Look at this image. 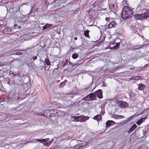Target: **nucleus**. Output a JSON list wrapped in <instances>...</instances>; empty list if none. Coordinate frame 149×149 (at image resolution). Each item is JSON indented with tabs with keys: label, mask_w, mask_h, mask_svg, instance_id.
<instances>
[{
	"label": "nucleus",
	"mask_w": 149,
	"mask_h": 149,
	"mask_svg": "<svg viewBox=\"0 0 149 149\" xmlns=\"http://www.w3.org/2000/svg\"><path fill=\"white\" fill-rule=\"evenodd\" d=\"M102 116L101 115V114H98L97 115L95 116L93 118V119L94 120H97V121H98L102 118Z\"/></svg>",
	"instance_id": "obj_20"
},
{
	"label": "nucleus",
	"mask_w": 149,
	"mask_h": 149,
	"mask_svg": "<svg viewBox=\"0 0 149 149\" xmlns=\"http://www.w3.org/2000/svg\"><path fill=\"white\" fill-rule=\"evenodd\" d=\"M146 118H147L146 117H145L143 118V121H144V120H145Z\"/></svg>",
	"instance_id": "obj_60"
},
{
	"label": "nucleus",
	"mask_w": 149,
	"mask_h": 149,
	"mask_svg": "<svg viewBox=\"0 0 149 149\" xmlns=\"http://www.w3.org/2000/svg\"><path fill=\"white\" fill-rule=\"evenodd\" d=\"M77 37H75L74 38V40H77Z\"/></svg>",
	"instance_id": "obj_61"
},
{
	"label": "nucleus",
	"mask_w": 149,
	"mask_h": 149,
	"mask_svg": "<svg viewBox=\"0 0 149 149\" xmlns=\"http://www.w3.org/2000/svg\"><path fill=\"white\" fill-rule=\"evenodd\" d=\"M58 68H55L53 70V73L54 74H57L58 72Z\"/></svg>",
	"instance_id": "obj_34"
},
{
	"label": "nucleus",
	"mask_w": 149,
	"mask_h": 149,
	"mask_svg": "<svg viewBox=\"0 0 149 149\" xmlns=\"http://www.w3.org/2000/svg\"><path fill=\"white\" fill-rule=\"evenodd\" d=\"M44 115H45V116H46L47 118L51 117L50 112L49 110H47L45 111Z\"/></svg>",
	"instance_id": "obj_18"
},
{
	"label": "nucleus",
	"mask_w": 149,
	"mask_h": 149,
	"mask_svg": "<svg viewBox=\"0 0 149 149\" xmlns=\"http://www.w3.org/2000/svg\"><path fill=\"white\" fill-rule=\"evenodd\" d=\"M105 20L107 21H109V17H106L105 18Z\"/></svg>",
	"instance_id": "obj_58"
},
{
	"label": "nucleus",
	"mask_w": 149,
	"mask_h": 149,
	"mask_svg": "<svg viewBox=\"0 0 149 149\" xmlns=\"http://www.w3.org/2000/svg\"><path fill=\"white\" fill-rule=\"evenodd\" d=\"M12 31V29L10 27H6L3 30V32L6 34H9L10 32Z\"/></svg>",
	"instance_id": "obj_12"
},
{
	"label": "nucleus",
	"mask_w": 149,
	"mask_h": 149,
	"mask_svg": "<svg viewBox=\"0 0 149 149\" xmlns=\"http://www.w3.org/2000/svg\"><path fill=\"white\" fill-rule=\"evenodd\" d=\"M97 42H99L98 43L99 44H101V43L102 42H103V40L101 41H99L98 40H97Z\"/></svg>",
	"instance_id": "obj_55"
},
{
	"label": "nucleus",
	"mask_w": 149,
	"mask_h": 149,
	"mask_svg": "<svg viewBox=\"0 0 149 149\" xmlns=\"http://www.w3.org/2000/svg\"><path fill=\"white\" fill-rule=\"evenodd\" d=\"M145 87L146 86L143 84L140 83L138 86V88L139 90H143Z\"/></svg>",
	"instance_id": "obj_19"
},
{
	"label": "nucleus",
	"mask_w": 149,
	"mask_h": 149,
	"mask_svg": "<svg viewBox=\"0 0 149 149\" xmlns=\"http://www.w3.org/2000/svg\"><path fill=\"white\" fill-rule=\"evenodd\" d=\"M5 101L8 104L10 103L11 102L13 101V100L12 97H11L10 96L8 95L5 98Z\"/></svg>",
	"instance_id": "obj_13"
},
{
	"label": "nucleus",
	"mask_w": 149,
	"mask_h": 149,
	"mask_svg": "<svg viewBox=\"0 0 149 149\" xmlns=\"http://www.w3.org/2000/svg\"><path fill=\"white\" fill-rule=\"evenodd\" d=\"M68 60L67 59L65 60V61L62 67H64L65 66H66L67 65H68Z\"/></svg>",
	"instance_id": "obj_38"
},
{
	"label": "nucleus",
	"mask_w": 149,
	"mask_h": 149,
	"mask_svg": "<svg viewBox=\"0 0 149 149\" xmlns=\"http://www.w3.org/2000/svg\"><path fill=\"white\" fill-rule=\"evenodd\" d=\"M43 65H44L45 66V69H47V70H48L49 69V68H50V67H49V68H48V66H47V65H45V62H43Z\"/></svg>",
	"instance_id": "obj_45"
},
{
	"label": "nucleus",
	"mask_w": 149,
	"mask_h": 149,
	"mask_svg": "<svg viewBox=\"0 0 149 149\" xmlns=\"http://www.w3.org/2000/svg\"><path fill=\"white\" fill-rule=\"evenodd\" d=\"M105 113V112L104 111V110L103 109V110L102 108V110L101 112V114L102 115H103Z\"/></svg>",
	"instance_id": "obj_50"
},
{
	"label": "nucleus",
	"mask_w": 149,
	"mask_h": 149,
	"mask_svg": "<svg viewBox=\"0 0 149 149\" xmlns=\"http://www.w3.org/2000/svg\"><path fill=\"white\" fill-rule=\"evenodd\" d=\"M91 9L93 10V11H95L98 10V2L96 1L94 3L91 5Z\"/></svg>",
	"instance_id": "obj_7"
},
{
	"label": "nucleus",
	"mask_w": 149,
	"mask_h": 149,
	"mask_svg": "<svg viewBox=\"0 0 149 149\" xmlns=\"http://www.w3.org/2000/svg\"><path fill=\"white\" fill-rule=\"evenodd\" d=\"M64 113L63 112L59 110H58V112L57 113V116L58 117H60L64 115Z\"/></svg>",
	"instance_id": "obj_21"
},
{
	"label": "nucleus",
	"mask_w": 149,
	"mask_h": 149,
	"mask_svg": "<svg viewBox=\"0 0 149 149\" xmlns=\"http://www.w3.org/2000/svg\"><path fill=\"white\" fill-rule=\"evenodd\" d=\"M116 23L115 21H113L112 22H110L108 25V28H111L112 27H116Z\"/></svg>",
	"instance_id": "obj_15"
},
{
	"label": "nucleus",
	"mask_w": 149,
	"mask_h": 149,
	"mask_svg": "<svg viewBox=\"0 0 149 149\" xmlns=\"http://www.w3.org/2000/svg\"><path fill=\"white\" fill-rule=\"evenodd\" d=\"M118 118H122L124 117V116L122 115H118Z\"/></svg>",
	"instance_id": "obj_54"
},
{
	"label": "nucleus",
	"mask_w": 149,
	"mask_h": 149,
	"mask_svg": "<svg viewBox=\"0 0 149 149\" xmlns=\"http://www.w3.org/2000/svg\"><path fill=\"white\" fill-rule=\"evenodd\" d=\"M118 115H115L114 116V118L116 119H118Z\"/></svg>",
	"instance_id": "obj_56"
},
{
	"label": "nucleus",
	"mask_w": 149,
	"mask_h": 149,
	"mask_svg": "<svg viewBox=\"0 0 149 149\" xmlns=\"http://www.w3.org/2000/svg\"><path fill=\"white\" fill-rule=\"evenodd\" d=\"M54 1V0H47V1L48 2V3H53Z\"/></svg>",
	"instance_id": "obj_49"
},
{
	"label": "nucleus",
	"mask_w": 149,
	"mask_h": 149,
	"mask_svg": "<svg viewBox=\"0 0 149 149\" xmlns=\"http://www.w3.org/2000/svg\"><path fill=\"white\" fill-rule=\"evenodd\" d=\"M79 56L78 54L77 53H74L72 55V57L74 59H75L77 58Z\"/></svg>",
	"instance_id": "obj_28"
},
{
	"label": "nucleus",
	"mask_w": 149,
	"mask_h": 149,
	"mask_svg": "<svg viewBox=\"0 0 149 149\" xmlns=\"http://www.w3.org/2000/svg\"><path fill=\"white\" fill-rule=\"evenodd\" d=\"M83 100H84L87 101H88L89 100H91L90 97H89V94L88 95L86 96L85 97L83 98Z\"/></svg>",
	"instance_id": "obj_31"
},
{
	"label": "nucleus",
	"mask_w": 149,
	"mask_h": 149,
	"mask_svg": "<svg viewBox=\"0 0 149 149\" xmlns=\"http://www.w3.org/2000/svg\"><path fill=\"white\" fill-rule=\"evenodd\" d=\"M39 141L40 143H42L44 145L46 146H49L50 145V144H49L47 142H46V140L44 139H33V140L27 141L26 142V143H36V141Z\"/></svg>",
	"instance_id": "obj_3"
},
{
	"label": "nucleus",
	"mask_w": 149,
	"mask_h": 149,
	"mask_svg": "<svg viewBox=\"0 0 149 149\" xmlns=\"http://www.w3.org/2000/svg\"><path fill=\"white\" fill-rule=\"evenodd\" d=\"M45 139L46 140V142H47V141H48L49 139V138H47Z\"/></svg>",
	"instance_id": "obj_59"
},
{
	"label": "nucleus",
	"mask_w": 149,
	"mask_h": 149,
	"mask_svg": "<svg viewBox=\"0 0 149 149\" xmlns=\"http://www.w3.org/2000/svg\"><path fill=\"white\" fill-rule=\"evenodd\" d=\"M149 11L141 14H135L134 15V18L137 20H142L143 19H146L149 17Z\"/></svg>",
	"instance_id": "obj_2"
},
{
	"label": "nucleus",
	"mask_w": 149,
	"mask_h": 149,
	"mask_svg": "<svg viewBox=\"0 0 149 149\" xmlns=\"http://www.w3.org/2000/svg\"><path fill=\"white\" fill-rule=\"evenodd\" d=\"M95 94L98 98L101 99L102 98L103 95L102 91L101 89H99L95 92Z\"/></svg>",
	"instance_id": "obj_9"
},
{
	"label": "nucleus",
	"mask_w": 149,
	"mask_h": 149,
	"mask_svg": "<svg viewBox=\"0 0 149 149\" xmlns=\"http://www.w3.org/2000/svg\"><path fill=\"white\" fill-rule=\"evenodd\" d=\"M114 45H115V42H112L111 43H110L109 44V45L110 46V47L111 48H112L113 49H114Z\"/></svg>",
	"instance_id": "obj_40"
},
{
	"label": "nucleus",
	"mask_w": 149,
	"mask_h": 149,
	"mask_svg": "<svg viewBox=\"0 0 149 149\" xmlns=\"http://www.w3.org/2000/svg\"><path fill=\"white\" fill-rule=\"evenodd\" d=\"M139 149H147V147L146 146L144 145H143Z\"/></svg>",
	"instance_id": "obj_42"
},
{
	"label": "nucleus",
	"mask_w": 149,
	"mask_h": 149,
	"mask_svg": "<svg viewBox=\"0 0 149 149\" xmlns=\"http://www.w3.org/2000/svg\"><path fill=\"white\" fill-rule=\"evenodd\" d=\"M121 17L123 20H126L128 18H131L133 15V12L129 7L125 6L123 9L121 14Z\"/></svg>",
	"instance_id": "obj_1"
},
{
	"label": "nucleus",
	"mask_w": 149,
	"mask_h": 149,
	"mask_svg": "<svg viewBox=\"0 0 149 149\" xmlns=\"http://www.w3.org/2000/svg\"><path fill=\"white\" fill-rule=\"evenodd\" d=\"M31 63H32V64H33V65H34L35 66V64H34V62H33V61H32Z\"/></svg>",
	"instance_id": "obj_63"
},
{
	"label": "nucleus",
	"mask_w": 149,
	"mask_h": 149,
	"mask_svg": "<svg viewBox=\"0 0 149 149\" xmlns=\"http://www.w3.org/2000/svg\"><path fill=\"white\" fill-rule=\"evenodd\" d=\"M144 3L146 6H149V0H144Z\"/></svg>",
	"instance_id": "obj_35"
},
{
	"label": "nucleus",
	"mask_w": 149,
	"mask_h": 149,
	"mask_svg": "<svg viewBox=\"0 0 149 149\" xmlns=\"http://www.w3.org/2000/svg\"><path fill=\"white\" fill-rule=\"evenodd\" d=\"M111 6V8H113L115 7V5L113 4H111L110 6V7Z\"/></svg>",
	"instance_id": "obj_53"
},
{
	"label": "nucleus",
	"mask_w": 149,
	"mask_h": 149,
	"mask_svg": "<svg viewBox=\"0 0 149 149\" xmlns=\"http://www.w3.org/2000/svg\"><path fill=\"white\" fill-rule=\"evenodd\" d=\"M91 9L93 10V11H95L98 10V2L96 1L94 3L91 5Z\"/></svg>",
	"instance_id": "obj_8"
},
{
	"label": "nucleus",
	"mask_w": 149,
	"mask_h": 149,
	"mask_svg": "<svg viewBox=\"0 0 149 149\" xmlns=\"http://www.w3.org/2000/svg\"><path fill=\"white\" fill-rule=\"evenodd\" d=\"M89 96L91 100H96V95H95V93H91L89 94Z\"/></svg>",
	"instance_id": "obj_14"
},
{
	"label": "nucleus",
	"mask_w": 149,
	"mask_h": 149,
	"mask_svg": "<svg viewBox=\"0 0 149 149\" xmlns=\"http://www.w3.org/2000/svg\"><path fill=\"white\" fill-rule=\"evenodd\" d=\"M31 49H32L31 48L28 47V48H26L25 49H20V51L22 52V51H27L28 50H30L29 51H30L31 50Z\"/></svg>",
	"instance_id": "obj_36"
},
{
	"label": "nucleus",
	"mask_w": 149,
	"mask_h": 149,
	"mask_svg": "<svg viewBox=\"0 0 149 149\" xmlns=\"http://www.w3.org/2000/svg\"><path fill=\"white\" fill-rule=\"evenodd\" d=\"M89 31L88 30H87L86 31H84V36L87 37L89 38L90 36L89 35Z\"/></svg>",
	"instance_id": "obj_25"
},
{
	"label": "nucleus",
	"mask_w": 149,
	"mask_h": 149,
	"mask_svg": "<svg viewBox=\"0 0 149 149\" xmlns=\"http://www.w3.org/2000/svg\"><path fill=\"white\" fill-rule=\"evenodd\" d=\"M45 64L47 65V66L49 65L50 64V62L49 60L48 59H45Z\"/></svg>",
	"instance_id": "obj_32"
},
{
	"label": "nucleus",
	"mask_w": 149,
	"mask_h": 149,
	"mask_svg": "<svg viewBox=\"0 0 149 149\" xmlns=\"http://www.w3.org/2000/svg\"><path fill=\"white\" fill-rule=\"evenodd\" d=\"M121 98L120 97H116V100L117 102V103L119 101H122L120 100Z\"/></svg>",
	"instance_id": "obj_41"
},
{
	"label": "nucleus",
	"mask_w": 149,
	"mask_h": 149,
	"mask_svg": "<svg viewBox=\"0 0 149 149\" xmlns=\"http://www.w3.org/2000/svg\"><path fill=\"white\" fill-rule=\"evenodd\" d=\"M21 28V26H19L18 25H17V24H15L14 26V29H17L18 28V29H20Z\"/></svg>",
	"instance_id": "obj_37"
},
{
	"label": "nucleus",
	"mask_w": 149,
	"mask_h": 149,
	"mask_svg": "<svg viewBox=\"0 0 149 149\" xmlns=\"http://www.w3.org/2000/svg\"><path fill=\"white\" fill-rule=\"evenodd\" d=\"M52 26V24H46L43 27V29H45L48 28H50Z\"/></svg>",
	"instance_id": "obj_24"
},
{
	"label": "nucleus",
	"mask_w": 149,
	"mask_h": 149,
	"mask_svg": "<svg viewBox=\"0 0 149 149\" xmlns=\"http://www.w3.org/2000/svg\"><path fill=\"white\" fill-rule=\"evenodd\" d=\"M85 146L84 145H82V144H81V145H79V148H78V149H83L82 147H84Z\"/></svg>",
	"instance_id": "obj_47"
},
{
	"label": "nucleus",
	"mask_w": 149,
	"mask_h": 149,
	"mask_svg": "<svg viewBox=\"0 0 149 149\" xmlns=\"http://www.w3.org/2000/svg\"><path fill=\"white\" fill-rule=\"evenodd\" d=\"M50 111V114L51 115V117H52V116L53 115H54V111L53 110H51Z\"/></svg>",
	"instance_id": "obj_44"
},
{
	"label": "nucleus",
	"mask_w": 149,
	"mask_h": 149,
	"mask_svg": "<svg viewBox=\"0 0 149 149\" xmlns=\"http://www.w3.org/2000/svg\"><path fill=\"white\" fill-rule=\"evenodd\" d=\"M38 115H39L41 116H45V115H44V112L43 113L42 112H40L38 113Z\"/></svg>",
	"instance_id": "obj_46"
},
{
	"label": "nucleus",
	"mask_w": 149,
	"mask_h": 149,
	"mask_svg": "<svg viewBox=\"0 0 149 149\" xmlns=\"http://www.w3.org/2000/svg\"><path fill=\"white\" fill-rule=\"evenodd\" d=\"M67 81L66 80H65L62 82H61L59 84V87H63L65 85V84Z\"/></svg>",
	"instance_id": "obj_26"
},
{
	"label": "nucleus",
	"mask_w": 149,
	"mask_h": 149,
	"mask_svg": "<svg viewBox=\"0 0 149 149\" xmlns=\"http://www.w3.org/2000/svg\"><path fill=\"white\" fill-rule=\"evenodd\" d=\"M73 118V120L75 122H84L86 120V117L83 116H74Z\"/></svg>",
	"instance_id": "obj_4"
},
{
	"label": "nucleus",
	"mask_w": 149,
	"mask_h": 149,
	"mask_svg": "<svg viewBox=\"0 0 149 149\" xmlns=\"http://www.w3.org/2000/svg\"><path fill=\"white\" fill-rule=\"evenodd\" d=\"M33 11V7H31V11L30 12V13L31 14V13H32V12Z\"/></svg>",
	"instance_id": "obj_57"
},
{
	"label": "nucleus",
	"mask_w": 149,
	"mask_h": 149,
	"mask_svg": "<svg viewBox=\"0 0 149 149\" xmlns=\"http://www.w3.org/2000/svg\"><path fill=\"white\" fill-rule=\"evenodd\" d=\"M135 115H134L133 116H131L129 117L128 118H127V119L125 120L126 122H128L129 121H131L133 118V117Z\"/></svg>",
	"instance_id": "obj_33"
},
{
	"label": "nucleus",
	"mask_w": 149,
	"mask_h": 149,
	"mask_svg": "<svg viewBox=\"0 0 149 149\" xmlns=\"http://www.w3.org/2000/svg\"><path fill=\"white\" fill-rule=\"evenodd\" d=\"M143 118H141L139 120L136 122V124L138 125H140L143 122Z\"/></svg>",
	"instance_id": "obj_30"
},
{
	"label": "nucleus",
	"mask_w": 149,
	"mask_h": 149,
	"mask_svg": "<svg viewBox=\"0 0 149 149\" xmlns=\"http://www.w3.org/2000/svg\"><path fill=\"white\" fill-rule=\"evenodd\" d=\"M6 6L7 10H13V3L12 2H8L6 3Z\"/></svg>",
	"instance_id": "obj_10"
},
{
	"label": "nucleus",
	"mask_w": 149,
	"mask_h": 149,
	"mask_svg": "<svg viewBox=\"0 0 149 149\" xmlns=\"http://www.w3.org/2000/svg\"><path fill=\"white\" fill-rule=\"evenodd\" d=\"M91 9L93 10V11H95L98 10V2L96 1L94 3L91 5Z\"/></svg>",
	"instance_id": "obj_6"
},
{
	"label": "nucleus",
	"mask_w": 149,
	"mask_h": 149,
	"mask_svg": "<svg viewBox=\"0 0 149 149\" xmlns=\"http://www.w3.org/2000/svg\"><path fill=\"white\" fill-rule=\"evenodd\" d=\"M12 98L13 101L14 100H19V94L16 93L13 95L12 96Z\"/></svg>",
	"instance_id": "obj_17"
},
{
	"label": "nucleus",
	"mask_w": 149,
	"mask_h": 149,
	"mask_svg": "<svg viewBox=\"0 0 149 149\" xmlns=\"http://www.w3.org/2000/svg\"><path fill=\"white\" fill-rule=\"evenodd\" d=\"M32 58H31V59H33V61L37 59V56H33L32 57Z\"/></svg>",
	"instance_id": "obj_52"
},
{
	"label": "nucleus",
	"mask_w": 149,
	"mask_h": 149,
	"mask_svg": "<svg viewBox=\"0 0 149 149\" xmlns=\"http://www.w3.org/2000/svg\"><path fill=\"white\" fill-rule=\"evenodd\" d=\"M58 110H54V115H52V117L54 116H57V113L58 112Z\"/></svg>",
	"instance_id": "obj_39"
},
{
	"label": "nucleus",
	"mask_w": 149,
	"mask_h": 149,
	"mask_svg": "<svg viewBox=\"0 0 149 149\" xmlns=\"http://www.w3.org/2000/svg\"><path fill=\"white\" fill-rule=\"evenodd\" d=\"M3 64H2V63H1V62H0V66H3Z\"/></svg>",
	"instance_id": "obj_62"
},
{
	"label": "nucleus",
	"mask_w": 149,
	"mask_h": 149,
	"mask_svg": "<svg viewBox=\"0 0 149 149\" xmlns=\"http://www.w3.org/2000/svg\"><path fill=\"white\" fill-rule=\"evenodd\" d=\"M137 126L136 124H134L131 127L130 129L127 132L130 134L137 127Z\"/></svg>",
	"instance_id": "obj_16"
},
{
	"label": "nucleus",
	"mask_w": 149,
	"mask_h": 149,
	"mask_svg": "<svg viewBox=\"0 0 149 149\" xmlns=\"http://www.w3.org/2000/svg\"><path fill=\"white\" fill-rule=\"evenodd\" d=\"M4 101H5V98L3 97L0 98V103Z\"/></svg>",
	"instance_id": "obj_43"
},
{
	"label": "nucleus",
	"mask_w": 149,
	"mask_h": 149,
	"mask_svg": "<svg viewBox=\"0 0 149 149\" xmlns=\"http://www.w3.org/2000/svg\"><path fill=\"white\" fill-rule=\"evenodd\" d=\"M48 143L50 144V145L52 143V142L50 141H49V142H48Z\"/></svg>",
	"instance_id": "obj_64"
},
{
	"label": "nucleus",
	"mask_w": 149,
	"mask_h": 149,
	"mask_svg": "<svg viewBox=\"0 0 149 149\" xmlns=\"http://www.w3.org/2000/svg\"><path fill=\"white\" fill-rule=\"evenodd\" d=\"M144 45H139L134 46V47L135 49H139L141 48H143L144 47Z\"/></svg>",
	"instance_id": "obj_29"
},
{
	"label": "nucleus",
	"mask_w": 149,
	"mask_h": 149,
	"mask_svg": "<svg viewBox=\"0 0 149 149\" xmlns=\"http://www.w3.org/2000/svg\"><path fill=\"white\" fill-rule=\"evenodd\" d=\"M120 44L119 42H115L114 47L113 49H119L120 47Z\"/></svg>",
	"instance_id": "obj_23"
},
{
	"label": "nucleus",
	"mask_w": 149,
	"mask_h": 149,
	"mask_svg": "<svg viewBox=\"0 0 149 149\" xmlns=\"http://www.w3.org/2000/svg\"><path fill=\"white\" fill-rule=\"evenodd\" d=\"M78 64H79L77 63H76L75 64H74L71 62L70 61L69 62V67H70V68L72 69L73 68L74 66H75L76 65H77Z\"/></svg>",
	"instance_id": "obj_22"
},
{
	"label": "nucleus",
	"mask_w": 149,
	"mask_h": 149,
	"mask_svg": "<svg viewBox=\"0 0 149 149\" xmlns=\"http://www.w3.org/2000/svg\"><path fill=\"white\" fill-rule=\"evenodd\" d=\"M118 104L121 108H127L129 106V104L127 102L123 101H119Z\"/></svg>",
	"instance_id": "obj_5"
},
{
	"label": "nucleus",
	"mask_w": 149,
	"mask_h": 149,
	"mask_svg": "<svg viewBox=\"0 0 149 149\" xmlns=\"http://www.w3.org/2000/svg\"><path fill=\"white\" fill-rule=\"evenodd\" d=\"M23 54H22V53L21 52H18V51H17V55H22Z\"/></svg>",
	"instance_id": "obj_51"
},
{
	"label": "nucleus",
	"mask_w": 149,
	"mask_h": 149,
	"mask_svg": "<svg viewBox=\"0 0 149 149\" xmlns=\"http://www.w3.org/2000/svg\"><path fill=\"white\" fill-rule=\"evenodd\" d=\"M115 124V123L113 120H108L106 123V127H108L113 125Z\"/></svg>",
	"instance_id": "obj_11"
},
{
	"label": "nucleus",
	"mask_w": 149,
	"mask_h": 149,
	"mask_svg": "<svg viewBox=\"0 0 149 149\" xmlns=\"http://www.w3.org/2000/svg\"><path fill=\"white\" fill-rule=\"evenodd\" d=\"M17 51H18V50L16 49L13 50L12 52L13 54L14 55H17Z\"/></svg>",
	"instance_id": "obj_48"
},
{
	"label": "nucleus",
	"mask_w": 149,
	"mask_h": 149,
	"mask_svg": "<svg viewBox=\"0 0 149 149\" xmlns=\"http://www.w3.org/2000/svg\"><path fill=\"white\" fill-rule=\"evenodd\" d=\"M132 31L134 33H136L137 32V29L136 26H132Z\"/></svg>",
	"instance_id": "obj_27"
}]
</instances>
